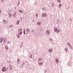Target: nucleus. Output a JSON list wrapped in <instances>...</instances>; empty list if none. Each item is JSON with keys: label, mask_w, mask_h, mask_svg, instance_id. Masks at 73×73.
<instances>
[{"label": "nucleus", "mask_w": 73, "mask_h": 73, "mask_svg": "<svg viewBox=\"0 0 73 73\" xmlns=\"http://www.w3.org/2000/svg\"><path fill=\"white\" fill-rule=\"evenodd\" d=\"M3 22H4V24H7V21H5L4 19L3 20Z\"/></svg>", "instance_id": "obj_9"}, {"label": "nucleus", "mask_w": 73, "mask_h": 73, "mask_svg": "<svg viewBox=\"0 0 73 73\" xmlns=\"http://www.w3.org/2000/svg\"><path fill=\"white\" fill-rule=\"evenodd\" d=\"M8 15H9V17L10 18L12 17V14L11 13H9Z\"/></svg>", "instance_id": "obj_5"}, {"label": "nucleus", "mask_w": 73, "mask_h": 73, "mask_svg": "<svg viewBox=\"0 0 73 73\" xmlns=\"http://www.w3.org/2000/svg\"><path fill=\"white\" fill-rule=\"evenodd\" d=\"M17 36L18 38H20V35H19V34H17Z\"/></svg>", "instance_id": "obj_18"}, {"label": "nucleus", "mask_w": 73, "mask_h": 73, "mask_svg": "<svg viewBox=\"0 0 73 73\" xmlns=\"http://www.w3.org/2000/svg\"><path fill=\"white\" fill-rule=\"evenodd\" d=\"M56 32H57V33H59V32H60V30L59 29H58Z\"/></svg>", "instance_id": "obj_14"}, {"label": "nucleus", "mask_w": 73, "mask_h": 73, "mask_svg": "<svg viewBox=\"0 0 73 73\" xmlns=\"http://www.w3.org/2000/svg\"><path fill=\"white\" fill-rule=\"evenodd\" d=\"M4 0H1V2H2V3H4Z\"/></svg>", "instance_id": "obj_33"}, {"label": "nucleus", "mask_w": 73, "mask_h": 73, "mask_svg": "<svg viewBox=\"0 0 73 73\" xmlns=\"http://www.w3.org/2000/svg\"><path fill=\"white\" fill-rule=\"evenodd\" d=\"M7 68V69H8V68Z\"/></svg>", "instance_id": "obj_52"}, {"label": "nucleus", "mask_w": 73, "mask_h": 73, "mask_svg": "<svg viewBox=\"0 0 73 73\" xmlns=\"http://www.w3.org/2000/svg\"><path fill=\"white\" fill-rule=\"evenodd\" d=\"M68 46H69L70 47V46H71V45H70V44H68Z\"/></svg>", "instance_id": "obj_37"}, {"label": "nucleus", "mask_w": 73, "mask_h": 73, "mask_svg": "<svg viewBox=\"0 0 73 73\" xmlns=\"http://www.w3.org/2000/svg\"><path fill=\"white\" fill-rule=\"evenodd\" d=\"M8 43L9 44V42H8Z\"/></svg>", "instance_id": "obj_45"}, {"label": "nucleus", "mask_w": 73, "mask_h": 73, "mask_svg": "<svg viewBox=\"0 0 73 73\" xmlns=\"http://www.w3.org/2000/svg\"><path fill=\"white\" fill-rule=\"evenodd\" d=\"M3 38H1L0 39V43H2V42L3 41Z\"/></svg>", "instance_id": "obj_6"}, {"label": "nucleus", "mask_w": 73, "mask_h": 73, "mask_svg": "<svg viewBox=\"0 0 73 73\" xmlns=\"http://www.w3.org/2000/svg\"><path fill=\"white\" fill-rule=\"evenodd\" d=\"M26 35H28V33H26Z\"/></svg>", "instance_id": "obj_48"}, {"label": "nucleus", "mask_w": 73, "mask_h": 73, "mask_svg": "<svg viewBox=\"0 0 73 73\" xmlns=\"http://www.w3.org/2000/svg\"><path fill=\"white\" fill-rule=\"evenodd\" d=\"M2 71L3 72H5V71H6L5 68L4 67H3L2 68Z\"/></svg>", "instance_id": "obj_3"}, {"label": "nucleus", "mask_w": 73, "mask_h": 73, "mask_svg": "<svg viewBox=\"0 0 73 73\" xmlns=\"http://www.w3.org/2000/svg\"><path fill=\"white\" fill-rule=\"evenodd\" d=\"M32 32H33V33H34V30H33L32 31Z\"/></svg>", "instance_id": "obj_39"}, {"label": "nucleus", "mask_w": 73, "mask_h": 73, "mask_svg": "<svg viewBox=\"0 0 73 73\" xmlns=\"http://www.w3.org/2000/svg\"><path fill=\"white\" fill-rule=\"evenodd\" d=\"M52 5L53 7H54V4L53 3H52Z\"/></svg>", "instance_id": "obj_27"}, {"label": "nucleus", "mask_w": 73, "mask_h": 73, "mask_svg": "<svg viewBox=\"0 0 73 73\" xmlns=\"http://www.w3.org/2000/svg\"><path fill=\"white\" fill-rule=\"evenodd\" d=\"M1 9H0V14L1 13Z\"/></svg>", "instance_id": "obj_41"}, {"label": "nucleus", "mask_w": 73, "mask_h": 73, "mask_svg": "<svg viewBox=\"0 0 73 73\" xmlns=\"http://www.w3.org/2000/svg\"><path fill=\"white\" fill-rule=\"evenodd\" d=\"M70 47L71 50L73 49V48H72V46H70Z\"/></svg>", "instance_id": "obj_34"}, {"label": "nucleus", "mask_w": 73, "mask_h": 73, "mask_svg": "<svg viewBox=\"0 0 73 73\" xmlns=\"http://www.w3.org/2000/svg\"><path fill=\"white\" fill-rule=\"evenodd\" d=\"M20 4V1H19L18 3V6H19V5Z\"/></svg>", "instance_id": "obj_26"}, {"label": "nucleus", "mask_w": 73, "mask_h": 73, "mask_svg": "<svg viewBox=\"0 0 73 73\" xmlns=\"http://www.w3.org/2000/svg\"><path fill=\"white\" fill-rule=\"evenodd\" d=\"M46 33L48 35H49L50 34V31L49 30H48L47 31H46Z\"/></svg>", "instance_id": "obj_4"}, {"label": "nucleus", "mask_w": 73, "mask_h": 73, "mask_svg": "<svg viewBox=\"0 0 73 73\" xmlns=\"http://www.w3.org/2000/svg\"><path fill=\"white\" fill-rule=\"evenodd\" d=\"M48 51H49V52H52V49H50L48 50Z\"/></svg>", "instance_id": "obj_19"}, {"label": "nucleus", "mask_w": 73, "mask_h": 73, "mask_svg": "<svg viewBox=\"0 0 73 73\" xmlns=\"http://www.w3.org/2000/svg\"><path fill=\"white\" fill-rule=\"evenodd\" d=\"M70 21H71V19H70Z\"/></svg>", "instance_id": "obj_51"}, {"label": "nucleus", "mask_w": 73, "mask_h": 73, "mask_svg": "<svg viewBox=\"0 0 73 73\" xmlns=\"http://www.w3.org/2000/svg\"><path fill=\"white\" fill-rule=\"evenodd\" d=\"M18 32L19 33L20 35H21L23 33L22 29L21 28H20L19 29Z\"/></svg>", "instance_id": "obj_1"}, {"label": "nucleus", "mask_w": 73, "mask_h": 73, "mask_svg": "<svg viewBox=\"0 0 73 73\" xmlns=\"http://www.w3.org/2000/svg\"><path fill=\"white\" fill-rule=\"evenodd\" d=\"M32 58V55L31 54L30 56V58Z\"/></svg>", "instance_id": "obj_20"}, {"label": "nucleus", "mask_w": 73, "mask_h": 73, "mask_svg": "<svg viewBox=\"0 0 73 73\" xmlns=\"http://www.w3.org/2000/svg\"><path fill=\"white\" fill-rule=\"evenodd\" d=\"M23 44H21V45H20L21 48H22V46H23Z\"/></svg>", "instance_id": "obj_28"}, {"label": "nucleus", "mask_w": 73, "mask_h": 73, "mask_svg": "<svg viewBox=\"0 0 73 73\" xmlns=\"http://www.w3.org/2000/svg\"><path fill=\"white\" fill-rule=\"evenodd\" d=\"M10 61L9 62V63H10Z\"/></svg>", "instance_id": "obj_50"}, {"label": "nucleus", "mask_w": 73, "mask_h": 73, "mask_svg": "<svg viewBox=\"0 0 73 73\" xmlns=\"http://www.w3.org/2000/svg\"><path fill=\"white\" fill-rule=\"evenodd\" d=\"M37 24L38 25H41V23L40 22H37Z\"/></svg>", "instance_id": "obj_7"}, {"label": "nucleus", "mask_w": 73, "mask_h": 73, "mask_svg": "<svg viewBox=\"0 0 73 73\" xmlns=\"http://www.w3.org/2000/svg\"><path fill=\"white\" fill-rule=\"evenodd\" d=\"M5 48L6 50H8V46H6V45L5 46Z\"/></svg>", "instance_id": "obj_16"}, {"label": "nucleus", "mask_w": 73, "mask_h": 73, "mask_svg": "<svg viewBox=\"0 0 73 73\" xmlns=\"http://www.w3.org/2000/svg\"><path fill=\"white\" fill-rule=\"evenodd\" d=\"M42 9H43V10H44V11L46 10V9H45V8H44V7H43L42 8Z\"/></svg>", "instance_id": "obj_31"}, {"label": "nucleus", "mask_w": 73, "mask_h": 73, "mask_svg": "<svg viewBox=\"0 0 73 73\" xmlns=\"http://www.w3.org/2000/svg\"><path fill=\"white\" fill-rule=\"evenodd\" d=\"M59 6H61V4H60L59 5Z\"/></svg>", "instance_id": "obj_40"}, {"label": "nucleus", "mask_w": 73, "mask_h": 73, "mask_svg": "<svg viewBox=\"0 0 73 73\" xmlns=\"http://www.w3.org/2000/svg\"><path fill=\"white\" fill-rule=\"evenodd\" d=\"M50 41H52V39L51 38H50Z\"/></svg>", "instance_id": "obj_43"}, {"label": "nucleus", "mask_w": 73, "mask_h": 73, "mask_svg": "<svg viewBox=\"0 0 73 73\" xmlns=\"http://www.w3.org/2000/svg\"><path fill=\"white\" fill-rule=\"evenodd\" d=\"M43 63V62H40L39 64V65H42V64Z\"/></svg>", "instance_id": "obj_17"}, {"label": "nucleus", "mask_w": 73, "mask_h": 73, "mask_svg": "<svg viewBox=\"0 0 73 73\" xmlns=\"http://www.w3.org/2000/svg\"><path fill=\"white\" fill-rule=\"evenodd\" d=\"M24 35L25 34V30L24 31Z\"/></svg>", "instance_id": "obj_32"}, {"label": "nucleus", "mask_w": 73, "mask_h": 73, "mask_svg": "<svg viewBox=\"0 0 73 73\" xmlns=\"http://www.w3.org/2000/svg\"><path fill=\"white\" fill-rule=\"evenodd\" d=\"M24 64H25V63H23V64H22V68H23V66H24Z\"/></svg>", "instance_id": "obj_22"}, {"label": "nucleus", "mask_w": 73, "mask_h": 73, "mask_svg": "<svg viewBox=\"0 0 73 73\" xmlns=\"http://www.w3.org/2000/svg\"><path fill=\"white\" fill-rule=\"evenodd\" d=\"M29 30V29H27V30H26V31L27 32H28V30Z\"/></svg>", "instance_id": "obj_36"}, {"label": "nucleus", "mask_w": 73, "mask_h": 73, "mask_svg": "<svg viewBox=\"0 0 73 73\" xmlns=\"http://www.w3.org/2000/svg\"><path fill=\"white\" fill-rule=\"evenodd\" d=\"M34 61H35V60H37V58H36V57H34Z\"/></svg>", "instance_id": "obj_21"}, {"label": "nucleus", "mask_w": 73, "mask_h": 73, "mask_svg": "<svg viewBox=\"0 0 73 73\" xmlns=\"http://www.w3.org/2000/svg\"><path fill=\"white\" fill-rule=\"evenodd\" d=\"M16 15V13H15L13 14V17H15V15Z\"/></svg>", "instance_id": "obj_15"}, {"label": "nucleus", "mask_w": 73, "mask_h": 73, "mask_svg": "<svg viewBox=\"0 0 73 73\" xmlns=\"http://www.w3.org/2000/svg\"><path fill=\"white\" fill-rule=\"evenodd\" d=\"M46 13H43L42 14V17H46Z\"/></svg>", "instance_id": "obj_2"}, {"label": "nucleus", "mask_w": 73, "mask_h": 73, "mask_svg": "<svg viewBox=\"0 0 73 73\" xmlns=\"http://www.w3.org/2000/svg\"><path fill=\"white\" fill-rule=\"evenodd\" d=\"M20 60L19 59H18L17 60V62H19V61H20Z\"/></svg>", "instance_id": "obj_29"}, {"label": "nucleus", "mask_w": 73, "mask_h": 73, "mask_svg": "<svg viewBox=\"0 0 73 73\" xmlns=\"http://www.w3.org/2000/svg\"><path fill=\"white\" fill-rule=\"evenodd\" d=\"M6 41H7V38H5L4 39V41H5V42H6Z\"/></svg>", "instance_id": "obj_24"}, {"label": "nucleus", "mask_w": 73, "mask_h": 73, "mask_svg": "<svg viewBox=\"0 0 73 73\" xmlns=\"http://www.w3.org/2000/svg\"><path fill=\"white\" fill-rule=\"evenodd\" d=\"M57 1L60 3V2H61V0H57Z\"/></svg>", "instance_id": "obj_23"}, {"label": "nucleus", "mask_w": 73, "mask_h": 73, "mask_svg": "<svg viewBox=\"0 0 73 73\" xmlns=\"http://www.w3.org/2000/svg\"><path fill=\"white\" fill-rule=\"evenodd\" d=\"M59 7L60 8H61V6H59Z\"/></svg>", "instance_id": "obj_46"}, {"label": "nucleus", "mask_w": 73, "mask_h": 73, "mask_svg": "<svg viewBox=\"0 0 73 73\" xmlns=\"http://www.w3.org/2000/svg\"><path fill=\"white\" fill-rule=\"evenodd\" d=\"M19 13H23V10H19Z\"/></svg>", "instance_id": "obj_12"}, {"label": "nucleus", "mask_w": 73, "mask_h": 73, "mask_svg": "<svg viewBox=\"0 0 73 73\" xmlns=\"http://www.w3.org/2000/svg\"><path fill=\"white\" fill-rule=\"evenodd\" d=\"M20 21L19 20L17 21V25H19V23H20Z\"/></svg>", "instance_id": "obj_11"}, {"label": "nucleus", "mask_w": 73, "mask_h": 73, "mask_svg": "<svg viewBox=\"0 0 73 73\" xmlns=\"http://www.w3.org/2000/svg\"><path fill=\"white\" fill-rule=\"evenodd\" d=\"M68 8H69V7H68Z\"/></svg>", "instance_id": "obj_53"}, {"label": "nucleus", "mask_w": 73, "mask_h": 73, "mask_svg": "<svg viewBox=\"0 0 73 73\" xmlns=\"http://www.w3.org/2000/svg\"><path fill=\"white\" fill-rule=\"evenodd\" d=\"M42 58H41L40 59L39 58L38 61H41V60H42Z\"/></svg>", "instance_id": "obj_25"}, {"label": "nucleus", "mask_w": 73, "mask_h": 73, "mask_svg": "<svg viewBox=\"0 0 73 73\" xmlns=\"http://www.w3.org/2000/svg\"><path fill=\"white\" fill-rule=\"evenodd\" d=\"M10 70H12V66L11 65H10Z\"/></svg>", "instance_id": "obj_13"}, {"label": "nucleus", "mask_w": 73, "mask_h": 73, "mask_svg": "<svg viewBox=\"0 0 73 73\" xmlns=\"http://www.w3.org/2000/svg\"><path fill=\"white\" fill-rule=\"evenodd\" d=\"M68 50V48H65V51H67V50Z\"/></svg>", "instance_id": "obj_30"}, {"label": "nucleus", "mask_w": 73, "mask_h": 73, "mask_svg": "<svg viewBox=\"0 0 73 73\" xmlns=\"http://www.w3.org/2000/svg\"><path fill=\"white\" fill-rule=\"evenodd\" d=\"M10 27L11 28V27H12V25H11L10 26Z\"/></svg>", "instance_id": "obj_38"}, {"label": "nucleus", "mask_w": 73, "mask_h": 73, "mask_svg": "<svg viewBox=\"0 0 73 73\" xmlns=\"http://www.w3.org/2000/svg\"><path fill=\"white\" fill-rule=\"evenodd\" d=\"M55 61L57 63V64H58V58H56L55 59Z\"/></svg>", "instance_id": "obj_8"}, {"label": "nucleus", "mask_w": 73, "mask_h": 73, "mask_svg": "<svg viewBox=\"0 0 73 73\" xmlns=\"http://www.w3.org/2000/svg\"><path fill=\"white\" fill-rule=\"evenodd\" d=\"M58 29H57V28H56V27L54 28V31H55V32H57V31Z\"/></svg>", "instance_id": "obj_10"}, {"label": "nucleus", "mask_w": 73, "mask_h": 73, "mask_svg": "<svg viewBox=\"0 0 73 73\" xmlns=\"http://www.w3.org/2000/svg\"><path fill=\"white\" fill-rule=\"evenodd\" d=\"M22 19H23V18H22L21 19V20H22Z\"/></svg>", "instance_id": "obj_49"}, {"label": "nucleus", "mask_w": 73, "mask_h": 73, "mask_svg": "<svg viewBox=\"0 0 73 73\" xmlns=\"http://www.w3.org/2000/svg\"><path fill=\"white\" fill-rule=\"evenodd\" d=\"M16 8H17L16 7H15V9H16Z\"/></svg>", "instance_id": "obj_47"}, {"label": "nucleus", "mask_w": 73, "mask_h": 73, "mask_svg": "<svg viewBox=\"0 0 73 73\" xmlns=\"http://www.w3.org/2000/svg\"><path fill=\"white\" fill-rule=\"evenodd\" d=\"M36 17H38V14H36Z\"/></svg>", "instance_id": "obj_35"}, {"label": "nucleus", "mask_w": 73, "mask_h": 73, "mask_svg": "<svg viewBox=\"0 0 73 73\" xmlns=\"http://www.w3.org/2000/svg\"><path fill=\"white\" fill-rule=\"evenodd\" d=\"M67 44H68H68H70L69 43V42H67Z\"/></svg>", "instance_id": "obj_44"}, {"label": "nucleus", "mask_w": 73, "mask_h": 73, "mask_svg": "<svg viewBox=\"0 0 73 73\" xmlns=\"http://www.w3.org/2000/svg\"><path fill=\"white\" fill-rule=\"evenodd\" d=\"M30 32V31H29V29L28 31L27 32Z\"/></svg>", "instance_id": "obj_42"}]
</instances>
